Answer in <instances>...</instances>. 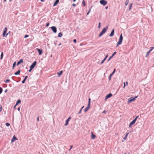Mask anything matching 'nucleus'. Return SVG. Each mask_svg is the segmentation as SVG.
<instances>
[{"mask_svg":"<svg viewBox=\"0 0 154 154\" xmlns=\"http://www.w3.org/2000/svg\"><path fill=\"white\" fill-rule=\"evenodd\" d=\"M70 149H69V150H70L72 148L73 146L72 145H71L70 146Z\"/></svg>","mask_w":154,"mask_h":154,"instance_id":"nucleus-44","label":"nucleus"},{"mask_svg":"<svg viewBox=\"0 0 154 154\" xmlns=\"http://www.w3.org/2000/svg\"><path fill=\"white\" fill-rule=\"evenodd\" d=\"M82 3L83 4V5H84V6H85V3L84 0H83Z\"/></svg>","mask_w":154,"mask_h":154,"instance_id":"nucleus-32","label":"nucleus"},{"mask_svg":"<svg viewBox=\"0 0 154 154\" xmlns=\"http://www.w3.org/2000/svg\"><path fill=\"white\" fill-rule=\"evenodd\" d=\"M20 71L21 70L20 69H19L15 73L14 75H19L20 73Z\"/></svg>","mask_w":154,"mask_h":154,"instance_id":"nucleus-20","label":"nucleus"},{"mask_svg":"<svg viewBox=\"0 0 154 154\" xmlns=\"http://www.w3.org/2000/svg\"><path fill=\"white\" fill-rule=\"evenodd\" d=\"M137 96H135L134 97H132L128 99V103H130L135 100Z\"/></svg>","mask_w":154,"mask_h":154,"instance_id":"nucleus-4","label":"nucleus"},{"mask_svg":"<svg viewBox=\"0 0 154 154\" xmlns=\"http://www.w3.org/2000/svg\"><path fill=\"white\" fill-rule=\"evenodd\" d=\"M3 52H2L1 54V57H0L1 59H2L3 57Z\"/></svg>","mask_w":154,"mask_h":154,"instance_id":"nucleus-29","label":"nucleus"},{"mask_svg":"<svg viewBox=\"0 0 154 154\" xmlns=\"http://www.w3.org/2000/svg\"><path fill=\"white\" fill-rule=\"evenodd\" d=\"M5 125L7 126L8 127L10 126V124L8 123H7L5 124Z\"/></svg>","mask_w":154,"mask_h":154,"instance_id":"nucleus-35","label":"nucleus"},{"mask_svg":"<svg viewBox=\"0 0 154 154\" xmlns=\"http://www.w3.org/2000/svg\"><path fill=\"white\" fill-rule=\"evenodd\" d=\"M90 102H91V99L89 98L88 99V104L87 106L85 109L84 111L85 112H86L87 111L88 109L89 108L90 106Z\"/></svg>","mask_w":154,"mask_h":154,"instance_id":"nucleus-3","label":"nucleus"},{"mask_svg":"<svg viewBox=\"0 0 154 154\" xmlns=\"http://www.w3.org/2000/svg\"><path fill=\"white\" fill-rule=\"evenodd\" d=\"M10 82V80L9 79H7L5 81V83H8L9 82Z\"/></svg>","mask_w":154,"mask_h":154,"instance_id":"nucleus-33","label":"nucleus"},{"mask_svg":"<svg viewBox=\"0 0 154 154\" xmlns=\"http://www.w3.org/2000/svg\"><path fill=\"white\" fill-rule=\"evenodd\" d=\"M116 69H114L113 70V72L111 73L113 75V74L115 73V71H116Z\"/></svg>","mask_w":154,"mask_h":154,"instance_id":"nucleus-37","label":"nucleus"},{"mask_svg":"<svg viewBox=\"0 0 154 154\" xmlns=\"http://www.w3.org/2000/svg\"><path fill=\"white\" fill-rule=\"evenodd\" d=\"M138 117H139V116H137V117L135 118V119H136V120L137 119V118H138Z\"/></svg>","mask_w":154,"mask_h":154,"instance_id":"nucleus-51","label":"nucleus"},{"mask_svg":"<svg viewBox=\"0 0 154 154\" xmlns=\"http://www.w3.org/2000/svg\"><path fill=\"white\" fill-rule=\"evenodd\" d=\"M2 92V88L0 87V94Z\"/></svg>","mask_w":154,"mask_h":154,"instance_id":"nucleus-36","label":"nucleus"},{"mask_svg":"<svg viewBox=\"0 0 154 154\" xmlns=\"http://www.w3.org/2000/svg\"><path fill=\"white\" fill-rule=\"evenodd\" d=\"M82 111V110H81V109H80V111H79V114H80V113H81V112Z\"/></svg>","mask_w":154,"mask_h":154,"instance_id":"nucleus-45","label":"nucleus"},{"mask_svg":"<svg viewBox=\"0 0 154 154\" xmlns=\"http://www.w3.org/2000/svg\"><path fill=\"white\" fill-rule=\"evenodd\" d=\"M108 28V26H106L104 28H103V29L102 31L99 34V37H100L102 35H103L105 33V32H106Z\"/></svg>","mask_w":154,"mask_h":154,"instance_id":"nucleus-2","label":"nucleus"},{"mask_svg":"<svg viewBox=\"0 0 154 154\" xmlns=\"http://www.w3.org/2000/svg\"><path fill=\"white\" fill-rule=\"evenodd\" d=\"M71 119L70 116L69 117L68 119L66 120V123L65 124V126H66L68 124V122L69 121V120Z\"/></svg>","mask_w":154,"mask_h":154,"instance_id":"nucleus-13","label":"nucleus"},{"mask_svg":"<svg viewBox=\"0 0 154 154\" xmlns=\"http://www.w3.org/2000/svg\"><path fill=\"white\" fill-rule=\"evenodd\" d=\"M7 90H5V92H7Z\"/></svg>","mask_w":154,"mask_h":154,"instance_id":"nucleus-62","label":"nucleus"},{"mask_svg":"<svg viewBox=\"0 0 154 154\" xmlns=\"http://www.w3.org/2000/svg\"><path fill=\"white\" fill-rule=\"evenodd\" d=\"M114 29H113L112 31H111V33L109 35V36L110 37H112L114 35Z\"/></svg>","mask_w":154,"mask_h":154,"instance_id":"nucleus-14","label":"nucleus"},{"mask_svg":"<svg viewBox=\"0 0 154 154\" xmlns=\"http://www.w3.org/2000/svg\"><path fill=\"white\" fill-rule=\"evenodd\" d=\"M112 75H112V73H111V74H110V75L109 76L112 77Z\"/></svg>","mask_w":154,"mask_h":154,"instance_id":"nucleus-52","label":"nucleus"},{"mask_svg":"<svg viewBox=\"0 0 154 154\" xmlns=\"http://www.w3.org/2000/svg\"><path fill=\"white\" fill-rule=\"evenodd\" d=\"M8 34V33H7L6 34H6V36H5L6 37L7 36Z\"/></svg>","mask_w":154,"mask_h":154,"instance_id":"nucleus-54","label":"nucleus"},{"mask_svg":"<svg viewBox=\"0 0 154 154\" xmlns=\"http://www.w3.org/2000/svg\"><path fill=\"white\" fill-rule=\"evenodd\" d=\"M154 48V47H151L150 48V49L149 50V51H150V52Z\"/></svg>","mask_w":154,"mask_h":154,"instance_id":"nucleus-34","label":"nucleus"},{"mask_svg":"<svg viewBox=\"0 0 154 154\" xmlns=\"http://www.w3.org/2000/svg\"><path fill=\"white\" fill-rule=\"evenodd\" d=\"M84 106H83V107H82L81 108V109H81V110H82V109L83 108H84Z\"/></svg>","mask_w":154,"mask_h":154,"instance_id":"nucleus-56","label":"nucleus"},{"mask_svg":"<svg viewBox=\"0 0 154 154\" xmlns=\"http://www.w3.org/2000/svg\"><path fill=\"white\" fill-rule=\"evenodd\" d=\"M28 37H29V35H25V36L24 37V38H26Z\"/></svg>","mask_w":154,"mask_h":154,"instance_id":"nucleus-38","label":"nucleus"},{"mask_svg":"<svg viewBox=\"0 0 154 154\" xmlns=\"http://www.w3.org/2000/svg\"><path fill=\"white\" fill-rule=\"evenodd\" d=\"M32 69H31V68H30V69L29 70V72H30Z\"/></svg>","mask_w":154,"mask_h":154,"instance_id":"nucleus-46","label":"nucleus"},{"mask_svg":"<svg viewBox=\"0 0 154 154\" xmlns=\"http://www.w3.org/2000/svg\"><path fill=\"white\" fill-rule=\"evenodd\" d=\"M17 140V138L15 137V136H14L11 140V142H14L15 140Z\"/></svg>","mask_w":154,"mask_h":154,"instance_id":"nucleus-16","label":"nucleus"},{"mask_svg":"<svg viewBox=\"0 0 154 154\" xmlns=\"http://www.w3.org/2000/svg\"><path fill=\"white\" fill-rule=\"evenodd\" d=\"M150 51H149L147 52L146 54V57H147L148 56V55H149V53H150Z\"/></svg>","mask_w":154,"mask_h":154,"instance_id":"nucleus-30","label":"nucleus"},{"mask_svg":"<svg viewBox=\"0 0 154 154\" xmlns=\"http://www.w3.org/2000/svg\"><path fill=\"white\" fill-rule=\"evenodd\" d=\"M108 8V6H106L105 7V9H107V8Z\"/></svg>","mask_w":154,"mask_h":154,"instance_id":"nucleus-53","label":"nucleus"},{"mask_svg":"<svg viewBox=\"0 0 154 154\" xmlns=\"http://www.w3.org/2000/svg\"><path fill=\"white\" fill-rule=\"evenodd\" d=\"M116 53V52H114L113 53L112 55V56L109 57V58L108 59L107 61H109Z\"/></svg>","mask_w":154,"mask_h":154,"instance_id":"nucleus-10","label":"nucleus"},{"mask_svg":"<svg viewBox=\"0 0 154 154\" xmlns=\"http://www.w3.org/2000/svg\"><path fill=\"white\" fill-rule=\"evenodd\" d=\"M37 121H39V117H37Z\"/></svg>","mask_w":154,"mask_h":154,"instance_id":"nucleus-49","label":"nucleus"},{"mask_svg":"<svg viewBox=\"0 0 154 154\" xmlns=\"http://www.w3.org/2000/svg\"><path fill=\"white\" fill-rule=\"evenodd\" d=\"M20 103H21L20 100V99H19L16 102V106L18 104Z\"/></svg>","mask_w":154,"mask_h":154,"instance_id":"nucleus-22","label":"nucleus"},{"mask_svg":"<svg viewBox=\"0 0 154 154\" xmlns=\"http://www.w3.org/2000/svg\"><path fill=\"white\" fill-rule=\"evenodd\" d=\"M105 112V111H103V112Z\"/></svg>","mask_w":154,"mask_h":154,"instance_id":"nucleus-64","label":"nucleus"},{"mask_svg":"<svg viewBox=\"0 0 154 154\" xmlns=\"http://www.w3.org/2000/svg\"><path fill=\"white\" fill-rule=\"evenodd\" d=\"M124 86L123 87V88H124L125 86V82H124Z\"/></svg>","mask_w":154,"mask_h":154,"instance_id":"nucleus-43","label":"nucleus"},{"mask_svg":"<svg viewBox=\"0 0 154 154\" xmlns=\"http://www.w3.org/2000/svg\"><path fill=\"white\" fill-rule=\"evenodd\" d=\"M73 42L75 43H76V39H74L73 41Z\"/></svg>","mask_w":154,"mask_h":154,"instance_id":"nucleus-42","label":"nucleus"},{"mask_svg":"<svg viewBox=\"0 0 154 154\" xmlns=\"http://www.w3.org/2000/svg\"><path fill=\"white\" fill-rule=\"evenodd\" d=\"M45 0H41V2H44Z\"/></svg>","mask_w":154,"mask_h":154,"instance_id":"nucleus-50","label":"nucleus"},{"mask_svg":"<svg viewBox=\"0 0 154 154\" xmlns=\"http://www.w3.org/2000/svg\"><path fill=\"white\" fill-rule=\"evenodd\" d=\"M92 8V7H91L89 9V10L88 11L87 13V15H88L89 13H90V11H91V8Z\"/></svg>","mask_w":154,"mask_h":154,"instance_id":"nucleus-31","label":"nucleus"},{"mask_svg":"<svg viewBox=\"0 0 154 154\" xmlns=\"http://www.w3.org/2000/svg\"><path fill=\"white\" fill-rule=\"evenodd\" d=\"M49 23H48L46 24V26L47 27H48V26H49Z\"/></svg>","mask_w":154,"mask_h":154,"instance_id":"nucleus-41","label":"nucleus"},{"mask_svg":"<svg viewBox=\"0 0 154 154\" xmlns=\"http://www.w3.org/2000/svg\"><path fill=\"white\" fill-rule=\"evenodd\" d=\"M76 0H73V2H74L76 1Z\"/></svg>","mask_w":154,"mask_h":154,"instance_id":"nucleus-61","label":"nucleus"},{"mask_svg":"<svg viewBox=\"0 0 154 154\" xmlns=\"http://www.w3.org/2000/svg\"><path fill=\"white\" fill-rule=\"evenodd\" d=\"M62 36V34L61 32H60L58 34V37H61Z\"/></svg>","mask_w":154,"mask_h":154,"instance_id":"nucleus-26","label":"nucleus"},{"mask_svg":"<svg viewBox=\"0 0 154 154\" xmlns=\"http://www.w3.org/2000/svg\"><path fill=\"white\" fill-rule=\"evenodd\" d=\"M136 121V119H134L129 124V127H131L134 125Z\"/></svg>","mask_w":154,"mask_h":154,"instance_id":"nucleus-8","label":"nucleus"},{"mask_svg":"<svg viewBox=\"0 0 154 154\" xmlns=\"http://www.w3.org/2000/svg\"><path fill=\"white\" fill-rule=\"evenodd\" d=\"M54 44L55 45H56L57 44L55 42H54Z\"/></svg>","mask_w":154,"mask_h":154,"instance_id":"nucleus-63","label":"nucleus"},{"mask_svg":"<svg viewBox=\"0 0 154 154\" xmlns=\"http://www.w3.org/2000/svg\"><path fill=\"white\" fill-rule=\"evenodd\" d=\"M7 31V28L5 27L4 30L3 32V36L4 37L5 36V34Z\"/></svg>","mask_w":154,"mask_h":154,"instance_id":"nucleus-11","label":"nucleus"},{"mask_svg":"<svg viewBox=\"0 0 154 154\" xmlns=\"http://www.w3.org/2000/svg\"><path fill=\"white\" fill-rule=\"evenodd\" d=\"M111 76H109V80H110L111 79Z\"/></svg>","mask_w":154,"mask_h":154,"instance_id":"nucleus-48","label":"nucleus"},{"mask_svg":"<svg viewBox=\"0 0 154 154\" xmlns=\"http://www.w3.org/2000/svg\"><path fill=\"white\" fill-rule=\"evenodd\" d=\"M61 45V43H60V44H59L58 45H59V46H60V45Z\"/></svg>","mask_w":154,"mask_h":154,"instance_id":"nucleus-59","label":"nucleus"},{"mask_svg":"<svg viewBox=\"0 0 154 154\" xmlns=\"http://www.w3.org/2000/svg\"><path fill=\"white\" fill-rule=\"evenodd\" d=\"M112 96V94L111 93H109V94H107L106 96L105 99L106 100L107 99L110 98Z\"/></svg>","mask_w":154,"mask_h":154,"instance_id":"nucleus-12","label":"nucleus"},{"mask_svg":"<svg viewBox=\"0 0 154 154\" xmlns=\"http://www.w3.org/2000/svg\"><path fill=\"white\" fill-rule=\"evenodd\" d=\"M16 64V62H15L13 64V66H12V69H13L14 68V67L15 66Z\"/></svg>","mask_w":154,"mask_h":154,"instance_id":"nucleus-28","label":"nucleus"},{"mask_svg":"<svg viewBox=\"0 0 154 154\" xmlns=\"http://www.w3.org/2000/svg\"><path fill=\"white\" fill-rule=\"evenodd\" d=\"M16 104H15V106H14V108H15V107H16Z\"/></svg>","mask_w":154,"mask_h":154,"instance_id":"nucleus-60","label":"nucleus"},{"mask_svg":"<svg viewBox=\"0 0 154 154\" xmlns=\"http://www.w3.org/2000/svg\"><path fill=\"white\" fill-rule=\"evenodd\" d=\"M108 57V54H107V55L106 56V57L104 58V59L101 62V64H102L106 60V58H107Z\"/></svg>","mask_w":154,"mask_h":154,"instance_id":"nucleus-18","label":"nucleus"},{"mask_svg":"<svg viewBox=\"0 0 154 154\" xmlns=\"http://www.w3.org/2000/svg\"><path fill=\"white\" fill-rule=\"evenodd\" d=\"M72 6H76V5L74 3L72 5Z\"/></svg>","mask_w":154,"mask_h":154,"instance_id":"nucleus-47","label":"nucleus"},{"mask_svg":"<svg viewBox=\"0 0 154 154\" xmlns=\"http://www.w3.org/2000/svg\"><path fill=\"white\" fill-rule=\"evenodd\" d=\"M126 84L127 85H128V82H126Z\"/></svg>","mask_w":154,"mask_h":154,"instance_id":"nucleus-57","label":"nucleus"},{"mask_svg":"<svg viewBox=\"0 0 154 154\" xmlns=\"http://www.w3.org/2000/svg\"><path fill=\"white\" fill-rule=\"evenodd\" d=\"M2 105H0V112L2 111Z\"/></svg>","mask_w":154,"mask_h":154,"instance_id":"nucleus-39","label":"nucleus"},{"mask_svg":"<svg viewBox=\"0 0 154 154\" xmlns=\"http://www.w3.org/2000/svg\"><path fill=\"white\" fill-rule=\"evenodd\" d=\"M4 2H6L7 1V0H4Z\"/></svg>","mask_w":154,"mask_h":154,"instance_id":"nucleus-58","label":"nucleus"},{"mask_svg":"<svg viewBox=\"0 0 154 154\" xmlns=\"http://www.w3.org/2000/svg\"><path fill=\"white\" fill-rule=\"evenodd\" d=\"M63 73V71H61L60 72H57V74L58 75V77L60 76V75L62 74Z\"/></svg>","mask_w":154,"mask_h":154,"instance_id":"nucleus-23","label":"nucleus"},{"mask_svg":"<svg viewBox=\"0 0 154 154\" xmlns=\"http://www.w3.org/2000/svg\"><path fill=\"white\" fill-rule=\"evenodd\" d=\"M36 63L37 62L36 61H35L30 66V68H31V69H33L36 65Z\"/></svg>","mask_w":154,"mask_h":154,"instance_id":"nucleus-7","label":"nucleus"},{"mask_svg":"<svg viewBox=\"0 0 154 154\" xmlns=\"http://www.w3.org/2000/svg\"><path fill=\"white\" fill-rule=\"evenodd\" d=\"M59 0H56L54 3L53 6H55L59 2Z\"/></svg>","mask_w":154,"mask_h":154,"instance_id":"nucleus-17","label":"nucleus"},{"mask_svg":"<svg viewBox=\"0 0 154 154\" xmlns=\"http://www.w3.org/2000/svg\"><path fill=\"white\" fill-rule=\"evenodd\" d=\"M128 134H129V133H127L125 135V137H124V138H123L124 140H126V139L127 138V137L128 136Z\"/></svg>","mask_w":154,"mask_h":154,"instance_id":"nucleus-24","label":"nucleus"},{"mask_svg":"<svg viewBox=\"0 0 154 154\" xmlns=\"http://www.w3.org/2000/svg\"><path fill=\"white\" fill-rule=\"evenodd\" d=\"M132 4H133L131 3V4H130L129 5V10H130L131 9V8L132 7Z\"/></svg>","mask_w":154,"mask_h":154,"instance_id":"nucleus-25","label":"nucleus"},{"mask_svg":"<svg viewBox=\"0 0 154 154\" xmlns=\"http://www.w3.org/2000/svg\"><path fill=\"white\" fill-rule=\"evenodd\" d=\"M28 78L27 76H25V78L23 79V80L22 81V83H24L25 82V81Z\"/></svg>","mask_w":154,"mask_h":154,"instance_id":"nucleus-21","label":"nucleus"},{"mask_svg":"<svg viewBox=\"0 0 154 154\" xmlns=\"http://www.w3.org/2000/svg\"><path fill=\"white\" fill-rule=\"evenodd\" d=\"M100 3L103 5H105L107 4V2L105 0H101L100 1Z\"/></svg>","mask_w":154,"mask_h":154,"instance_id":"nucleus-5","label":"nucleus"},{"mask_svg":"<svg viewBox=\"0 0 154 154\" xmlns=\"http://www.w3.org/2000/svg\"><path fill=\"white\" fill-rule=\"evenodd\" d=\"M36 50L38 52L39 55H41L42 53V49H39V48H36Z\"/></svg>","mask_w":154,"mask_h":154,"instance_id":"nucleus-9","label":"nucleus"},{"mask_svg":"<svg viewBox=\"0 0 154 154\" xmlns=\"http://www.w3.org/2000/svg\"><path fill=\"white\" fill-rule=\"evenodd\" d=\"M51 28L54 33H56L57 32L56 27L55 26H52L51 27Z\"/></svg>","mask_w":154,"mask_h":154,"instance_id":"nucleus-6","label":"nucleus"},{"mask_svg":"<svg viewBox=\"0 0 154 154\" xmlns=\"http://www.w3.org/2000/svg\"><path fill=\"white\" fill-rule=\"evenodd\" d=\"M129 0H127L126 1V2L125 3V5L126 6H127L128 5V4L129 3Z\"/></svg>","mask_w":154,"mask_h":154,"instance_id":"nucleus-27","label":"nucleus"},{"mask_svg":"<svg viewBox=\"0 0 154 154\" xmlns=\"http://www.w3.org/2000/svg\"><path fill=\"white\" fill-rule=\"evenodd\" d=\"M17 110H18L19 111V110H20V107H19V108L17 109Z\"/></svg>","mask_w":154,"mask_h":154,"instance_id":"nucleus-55","label":"nucleus"},{"mask_svg":"<svg viewBox=\"0 0 154 154\" xmlns=\"http://www.w3.org/2000/svg\"><path fill=\"white\" fill-rule=\"evenodd\" d=\"M123 37L122 35V34H121L120 35L119 41L117 43V45H116V47H118L119 45H120L122 42L123 40Z\"/></svg>","mask_w":154,"mask_h":154,"instance_id":"nucleus-1","label":"nucleus"},{"mask_svg":"<svg viewBox=\"0 0 154 154\" xmlns=\"http://www.w3.org/2000/svg\"><path fill=\"white\" fill-rule=\"evenodd\" d=\"M23 59H20L17 63V65L18 66L21 63H23Z\"/></svg>","mask_w":154,"mask_h":154,"instance_id":"nucleus-15","label":"nucleus"},{"mask_svg":"<svg viewBox=\"0 0 154 154\" xmlns=\"http://www.w3.org/2000/svg\"><path fill=\"white\" fill-rule=\"evenodd\" d=\"M100 22H99V24H98V27L99 28H100Z\"/></svg>","mask_w":154,"mask_h":154,"instance_id":"nucleus-40","label":"nucleus"},{"mask_svg":"<svg viewBox=\"0 0 154 154\" xmlns=\"http://www.w3.org/2000/svg\"><path fill=\"white\" fill-rule=\"evenodd\" d=\"M91 137L92 139H94L96 137V136L93 134L92 132H91Z\"/></svg>","mask_w":154,"mask_h":154,"instance_id":"nucleus-19","label":"nucleus"}]
</instances>
